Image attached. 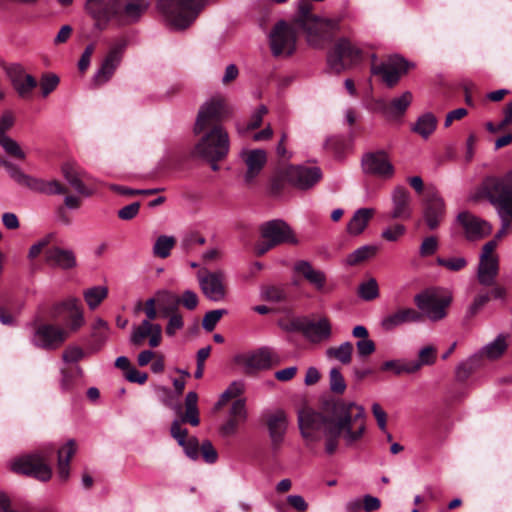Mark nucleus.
<instances>
[{
	"label": "nucleus",
	"mask_w": 512,
	"mask_h": 512,
	"mask_svg": "<svg viewBox=\"0 0 512 512\" xmlns=\"http://www.w3.org/2000/svg\"><path fill=\"white\" fill-rule=\"evenodd\" d=\"M301 435L308 442L324 439L325 452L334 454L343 439L347 446L360 441L366 430L363 406L343 399L327 401L322 412L304 408L298 413Z\"/></svg>",
	"instance_id": "1"
},
{
	"label": "nucleus",
	"mask_w": 512,
	"mask_h": 512,
	"mask_svg": "<svg viewBox=\"0 0 512 512\" xmlns=\"http://www.w3.org/2000/svg\"><path fill=\"white\" fill-rule=\"evenodd\" d=\"M229 109L220 97H212L199 108L193 133L199 136L192 156L201 159H224L230 149L228 132L222 121L228 116Z\"/></svg>",
	"instance_id": "2"
},
{
	"label": "nucleus",
	"mask_w": 512,
	"mask_h": 512,
	"mask_svg": "<svg viewBox=\"0 0 512 512\" xmlns=\"http://www.w3.org/2000/svg\"><path fill=\"white\" fill-rule=\"evenodd\" d=\"M149 4V0H87L85 8L103 29L109 20H114L118 26L138 22Z\"/></svg>",
	"instance_id": "3"
},
{
	"label": "nucleus",
	"mask_w": 512,
	"mask_h": 512,
	"mask_svg": "<svg viewBox=\"0 0 512 512\" xmlns=\"http://www.w3.org/2000/svg\"><path fill=\"white\" fill-rule=\"evenodd\" d=\"M312 4L301 0L295 23L306 33L308 43L313 47H322L324 42L339 28V20L321 18L311 13Z\"/></svg>",
	"instance_id": "4"
},
{
	"label": "nucleus",
	"mask_w": 512,
	"mask_h": 512,
	"mask_svg": "<svg viewBox=\"0 0 512 512\" xmlns=\"http://www.w3.org/2000/svg\"><path fill=\"white\" fill-rule=\"evenodd\" d=\"M207 0H157V9L173 30L188 28L205 7Z\"/></svg>",
	"instance_id": "5"
},
{
	"label": "nucleus",
	"mask_w": 512,
	"mask_h": 512,
	"mask_svg": "<svg viewBox=\"0 0 512 512\" xmlns=\"http://www.w3.org/2000/svg\"><path fill=\"white\" fill-rule=\"evenodd\" d=\"M53 448L37 450L32 453L20 455L10 460L9 469L17 474L31 476L39 481L47 482L52 477V468L48 459Z\"/></svg>",
	"instance_id": "6"
},
{
	"label": "nucleus",
	"mask_w": 512,
	"mask_h": 512,
	"mask_svg": "<svg viewBox=\"0 0 512 512\" xmlns=\"http://www.w3.org/2000/svg\"><path fill=\"white\" fill-rule=\"evenodd\" d=\"M484 189L492 202L500 203V214L512 222V171L501 178H489Z\"/></svg>",
	"instance_id": "7"
},
{
	"label": "nucleus",
	"mask_w": 512,
	"mask_h": 512,
	"mask_svg": "<svg viewBox=\"0 0 512 512\" xmlns=\"http://www.w3.org/2000/svg\"><path fill=\"white\" fill-rule=\"evenodd\" d=\"M68 338V330L64 327L45 322L34 327L30 342L37 348L51 351L61 347Z\"/></svg>",
	"instance_id": "8"
},
{
	"label": "nucleus",
	"mask_w": 512,
	"mask_h": 512,
	"mask_svg": "<svg viewBox=\"0 0 512 512\" xmlns=\"http://www.w3.org/2000/svg\"><path fill=\"white\" fill-rule=\"evenodd\" d=\"M414 302L421 311V315L426 316L431 321H439L446 316V309L451 303V297L440 295L438 291L427 289L414 296Z\"/></svg>",
	"instance_id": "9"
},
{
	"label": "nucleus",
	"mask_w": 512,
	"mask_h": 512,
	"mask_svg": "<svg viewBox=\"0 0 512 512\" xmlns=\"http://www.w3.org/2000/svg\"><path fill=\"white\" fill-rule=\"evenodd\" d=\"M269 43L274 56H290L296 49V31L287 22L279 21L270 32Z\"/></svg>",
	"instance_id": "10"
},
{
	"label": "nucleus",
	"mask_w": 512,
	"mask_h": 512,
	"mask_svg": "<svg viewBox=\"0 0 512 512\" xmlns=\"http://www.w3.org/2000/svg\"><path fill=\"white\" fill-rule=\"evenodd\" d=\"M361 50L349 39L341 38L328 53L327 63L331 70L340 73L360 59Z\"/></svg>",
	"instance_id": "11"
},
{
	"label": "nucleus",
	"mask_w": 512,
	"mask_h": 512,
	"mask_svg": "<svg viewBox=\"0 0 512 512\" xmlns=\"http://www.w3.org/2000/svg\"><path fill=\"white\" fill-rule=\"evenodd\" d=\"M234 361L247 374L258 370L269 369L280 362L278 355L268 347H262L256 351L238 354L235 356Z\"/></svg>",
	"instance_id": "12"
},
{
	"label": "nucleus",
	"mask_w": 512,
	"mask_h": 512,
	"mask_svg": "<svg viewBox=\"0 0 512 512\" xmlns=\"http://www.w3.org/2000/svg\"><path fill=\"white\" fill-rule=\"evenodd\" d=\"M496 247V240H490L482 247L477 270V279L481 285H493L498 275L499 260L497 255L494 254Z\"/></svg>",
	"instance_id": "13"
},
{
	"label": "nucleus",
	"mask_w": 512,
	"mask_h": 512,
	"mask_svg": "<svg viewBox=\"0 0 512 512\" xmlns=\"http://www.w3.org/2000/svg\"><path fill=\"white\" fill-rule=\"evenodd\" d=\"M282 178L300 190L312 188L322 178L321 169L317 166H288L282 171Z\"/></svg>",
	"instance_id": "14"
},
{
	"label": "nucleus",
	"mask_w": 512,
	"mask_h": 512,
	"mask_svg": "<svg viewBox=\"0 0 512 512\" xmlns=\"http://www.w3.org/2000/svg\"><path fill=\"white\" fill-rule=\"evenodd\" d=\"M126 46L127 42L125 39L117 40L110 45L100 67L94 74L96 84H104L112 78L116 69L121 64Z\"/></svg>",
	"instance_id": "15"
},
{
	"label": "nucleus",
	"mask_w": 512,
	"mask_h": 512,
	"mask_svg": "<svg viewBox=\"0 0 512 512\" xmlns=\"http://www.w3.org/2000/svg\"><path fill=\"white\" fill-rule=\"evenodd\" d=\"M456 223L468 241H479L492 232V225L488 221L469 211L460 212L456 217Z\"/></svg>",
	"instance_id": "16"
},
{
	"label": "nucleus",
	"mask_w": 512,
	"mask_h": 512,
	"mask_svg": "<svg viewBox=\"0 0 512 512\" xmlns=\"http://www.w3.org/2000/svg\"><path fill=\"white\" fill-rule=\"evenodd\" d=\"M156 305H158L162 316H168L170 313L178 311L179 296L168 289L156 291L154 297L148 298L145 302L144 312L147 318H157Z\"/></svg>",
	"instance_id": "17"
},
{
	"label": "nucleus",
	"mask_w": 512,
	"mask_h": 512,
	"mask_svg": "<svg viewBox=\"0 0 512 512\" xmlns=\"http://www.w3.org/2000/svg\"><path fill=\"white\" fill-rule=\"evenodd\" d=\"M202 293L213 302L223 301L226 297V276L221 270L198 274Z\"/></svg>",
	"instance_id": "18"
},
{
	"label": "nucleus",
	"mask_w": 512,
	"mask_h": 512,
	"mask_svg": "<svg viewBox=\"0 0 512 512\" xmlns=\"http://www.w3.org/2000/svg\"><path fill=\"white\" fill-rule=\"evenodd\" d=\"M55 315L66 314V327L68 334L77 332L84 324V309L76 297H68L55 305Z\"/></svg>",
	"instance_id": "19"
},
{
	"label": "nucleus",
	"mask_w": 512,
	"mask_h": 512,
	"mask_svg": "<svg viewBox=\"0 0 512 512\" xmlns=\"http://www.w3.org/2000/svg\"><path fill=\"white\" fill-rule=\"evenodd\" d=\"M411 67H413L412 63H409L398 55H394L386 62L373 65L371 71L373 74L381 75L383 81L389 87H392L399 81L401 75L406 73Z\"/></svg>",
	"instance_id": "20"
},
{
	"label": "nucleus",
	"mask_w": 512,
	"mask_h": 512,
	"mask_svg": "<svg viewBox=\"0 0 512 512\" xmlns=\"http://www.w3.org/2000/svg\"><path fill=\"white\" fill-rule=\"evenodd\" d=\"M16 118L12 111L5 110L0 115V146L10 156L18 159L25 160L26 153L21 148L20 144L8 135V132L13 128Z\"/></svg>",
	"instance_id": "21"
},
{
	"label": "nucleus",
	"mask_w": 512,
	"mask_h": 512,
	"mask_svg": "<svg viewBox=\"0 0 512 512\" xmlns=\"http://www.w3.org/2000/svg\"><path fill=\"white\" fill-rule=\"evenodd\" d=\"M362 168L367 174L382 179H390L394 175V166L385 152L369 153L362 158Z\"/></svg>",
	"instance_id": "22"
},
{
	"label": "nucleus",
	"mask_w": 512,
	"mask_h": 512,
	"mask_svg": "<svg viewBox=\"0 0 512 512\" xmlns=\"http://www.w3.org/2000/svg\"><path fill=\"white\" fill-rule=\"evenodd\" d=\"M412 99V93L409 91L393 98L390 102L384 99H377L375 101V110L382 113L389 120H396L404 115Z\"/></svg>",
	"instance_id": "23"
},
{
	"label": "nucleus",
	"mask_w": 512,
	"mask_h": 512,
	"mask_svg": "<svg viewBox=\"0 0 512 512\" xmlns=\"http://www.w3.org/2000/svg\"><path fill=\"white\" fill-rule=\"evenodd\" d=\"M261 235L264 240L271 241L275 246L282 243H297L290 227L281 220H272L263 224Z\"/></svg>",
	"instance_id": "24"
},
{
	"label": "nucleus",
	"mask_w": 512,
	"mask_h": 512,
	"mask_svg": "<svg viewBox=\"0 0 512 512\" xmlns=\"http://www.w3.org/2000/svg\"><path fill=\"white\" fill-rule=\"evenodd\" d=\"M153 320L146 317L139 325L133 327L130 336L132 344L141 345L147 337L151 347H157L161 343L162 328L159 324L152 323Z\"/></svg>",
	"instance_id": "25"
},
{
	"label": "nucleus",
	"mask_w": 512,
	"mask_h": 512,
	"mask_svg": "<svg viewBox=\"0 0 512 512\" xmlns=\"http://www.w3.org/2000/svg\"><path fill=\"white\" fill-rule=\"evenodd\" d=\"M9 76L17 95L25 100L31 99L37 86L36 79L32 75L26 74L19 65L10 68Z\"/></svg>",
	"instance_id": "26"
},
{
	"label": "nucleus",
	"mask_w": 512,
	"mask_h": 512,
	"mask_svg": "<svg viewBox=\"0 0 512 512\" xmlns=\"http://www.w3.org/2000/svg\"><path fill=\"white\" fill-rule=\"evenodd\" d=\"M444 215L445 203L443 198L437 192H432L426 200L423 211V217L428 228L430 230L438 228Z\"/></svg>",
	"instance_id": "27"
},
{
	"label": "nucleus",
	"mask_w": 512,
	"mask_h": 512,
	"mask_svg": "<svg viewBox=\"0 0 512 512\" xmlns=\"http://www.w3.org/2000/svg\"><path fill=\"white\" fill-rule=\"evenodd\" d=\"M391 218L408 220L412 217L413 208L410 193L404 187H396L392 192Z\"/></svg>",
	"instance_id": "28"
},
{
	"label": "nucleus",
	"mask_w": 512,
	"mask_h": 512,
	"mask_svg": "<svg viewBox=\"0 0 512 512\" xmlns=\"http://www.w3.org/2000/svg\"><path fill=\"white\" fill-rule=\"evenodd\" d=\"M422 320L420 312L413 308H402L381 319L380 325L385 331H392L406 323H418Z\"/></svg>",
	"instance_id": "29"
},
{
	"label": "nucleus",
	"mask_w": 512,
	"mask_h": 512,
	"mask_svg": "<svg viewBox=\"0 0 512 512\" xmlns=\"http://www.w3.org/2000/svg\"><path fill=\"white\" fill-rule=\"evenodd\" d=\"M241 157L247 167L244 179L247 183H250L263 169L267 161V154L263 149H252L243 151Z\"/></svg>",
	"instance_id": "30"
},
{
	"label": "nucleus",
	"mask_w": 512,
	"mask_h": 512,
	"mask_svg": "<svg viewBox=\"0 0 512 512\" xmlns=\"http://www.w3.org/2000/svg\"><path fill=\"white\" fill-rule=\"evenodd\" d=\"M508 348V335L499 334L493 341L484 345L477 353L471 356V361H481L483 358L496 360L500 358Z\"/></svg>",
	"instance_id": "31"
},
{
	"label": "nucleus",
	"mask_w": 512,
	"mask_h": 512,
	"mask_svg": "<svg viewBox=\"0 0 512 512\" xmlns=\"http://www.w3.org/2000/svg\"><path fill=\"white\" fill-rule=\"evenodd\" d=\"M46 262L53 267L69 270L77 265L75 253L72 249L51 247L46 250Z\"/></svg>",
	"instance_id": "32"
},
{
	"label": "nucleus",
	"mask_w": 512,
	"mask_h": 512,
	"mask_svg": "<svg viewBox=\"0 0 512 512\" xmlns=\"http://www.w3.org/2000/svg\"><path fill=\"white\" fill-rule=\"evenodd\" d=\"M304 336L312 343H320L331 337V324L327 318L308 321L302 325Z\"/></svg>",
	"instance_id": "33"
},
{
	"label": "nucleus",
	"mask_w": 512,
	"mask_h": 512,
	"mask_svg": "<svg viewBox=\"0 0 512 512\" xmlns=\"http://www.w3.org/2000/svg\"><path fill=\"white\" fill-rule=\"evenodd\" d=\"M294 269L301 274L319 292H325L326 275L323 271L315 269L310 262L300 260L295 263Z\"/></svg>",
	"instance_id": "34"
},
{
	"label": "nucleus",
	"mask_w": 512,
	"mask_h": 512,
	"mask_svg": "<svg viewBox=\"0 0 512 512\" xmlns=\"http://www.w3.org/2000/svg\"><path fill=\"white\" fill-rule=\"evenodd\" d=\"M267 425L273 445L275 447L279 446L288 426L286 413L283 410H276L268 417Z\"/></svg>",
	"instance_id": "35"
},
{
	"label": "nucleus",
	"mask_w": 512,
	"mask_h": 512,
	"mask_svg": "<svg viewBox=\"0 0 512 512\" xmlns=\"http://www.w3.org/2000/svg\"><path fill=\"white\" fill-rule=\"evenodd\" d=\"M76 453V443L73 439L68 440L59 450L57 457V477L60 481L66 482L70 476V461Z\"/></svg>",
	"instance_id": "36"
},
{
	"label": "nucleus",
	"mask_w": 512,
	"mask_h": 512,
	"mask_svg": "<svg viewBox=\"0 0 512 512\" xmlns=\"http://www.w3.org/2000/svg\"><path fill=\"white\" fill-rule=\"evenodd\" d=\"M375 210L373 208H360L356 210L347 224V233L352 236L360 235L372 219Z\"/></svg>",
	"instance_id": "37"
},
{
	"label": "nucleus",
	"mask_w": 512,
	"mask_h": 512,
	"mask_svg": "<svg viewBox=\"0 0 512 512\" xmlns=\"http://www.w3.org/2000/svg\"><path fill=\"white\" fill-rule=\"evenodd\" d=\"M25 188L33 192L48 195H59L65 193L66 191L61 183L57 180L45 181L32 175L29 178Z\"/></svg>",
	"instance_id": "38"
},
{
	"label": "nucleus",
	"mask_w": 512,
	"mask_h": 512,
	"mask_svg": "<svg viewBox=\"0 0 512 512\" xmlns=\"http://www.w3.org/2000/svg\"><path fill=\"white\" fill-rule=\"evenodd\" d=\"M110 336V326L102 318L97 317L91 325V339L97 350L101 349Z\"/></svg>",
	"instance_id": "39"
},
{
	"label": "nucleus",
	"mask_w": 512,
	"mask_h": 512,
	"mask_svg": "<svg viewBox=\"0 0 512 512\" xmlns=\"http://www.w3.org/2000/svg\"><path fill=\"white\" fill-rule=\"evenodd\" d=\"M109 293L108 287L105 285H97L87 288L83 291V298L90 310L97 309L100 304L107 298Z\"/></svg>",
	"instance_id": "40"
},
{
	"label": "nucleus",
	"mask_w": 512,
	"mask_h": 512,
	"mask_svg": "<svg viewBox=\"0 0 512 512\" xmlns=\"http://www.w3.org/2000/svg\"><path fill=\"white\" fill-rule=\"evenodd\" d=\"M353 345L351 342L346 341L337 347H329L325 351L328 360H336L343 365H347L352 360Z\"/></svg>",
	"instance_id": "41"
},
{
	"label": "nucleus",
	"mask_w": 512,
	"mask_h": 512,
	"mask_svg": "<svg viewBox=\"0 0 512 512\" xmlns=\"http://www.w3.org/2000/svg\"><path fill=\"white\" fill-rule=\"evenodd\" d=\"M437 127V118L430 112L418 117L412 127V131L427 139Z\"/></svg>",
	"instance_id": "42"
},
{
	"label": "nucleus",
	"mask_w": 512,
	"mask_h": 512,
	"mask_svg": "<svg viewBox=\"0 0 512 512\" xmlns=\"http://www.w3.org/2000/svg\"><path fill=\"white\" fill-rule=\"evenodd\" d=\"M62 172L67 182L75 189V191L85 197H90L94 194V190L88 188L78 174L74 171L70 164H65L62 167Z\"/></svg>",
	"instance_id": "43"
},
{
	"label": "nucleus",
	"mask_w": 512,
	"mask_h": 512,
	"mask_svg": "<svg viewBox=\"0 0 512 512\" xmlns=\"http://www.w3.org/2000/svg\"><path fill=\"white\" fill-rule=\"evenodd\" d=\"M245 390V384L243 381L237 380L230 383L226 390L220 395L219 400L216 404L217 408L223 407L228 401L236 400L241 398Z\"/></svg>",
	"instance_id": "44"
},
{
	"label": "nucleus",
	"mask_w": 512,
	"mask_h": 512,
	"mask_svg": "<svg viewBox=\"0 0 512 512\" xmlns=\"http://www.w3.org/2000/svg\"><path fill=\"white\" fill-rule=\"evenodd\" d=\"M377 252V247L373 245H363L350 253L346 258V263L354 266L362 261L373 257Z\"/></svg>",
	"instance_id": "45"
},
{
	"label": "nucleus",
	"mask_w": 512,
	"mask_h": 512,
	"mask_svg": "<svg viewBox=\"0 0 512 512\" xmlns=\"http://www.w3.org/2000/svg\"><path fill=\"white\" fill-rule=\"evenodd\" d=\"M260 296L263 300L278 303L285 300L286 290L282 285H264L260 289Z\"/></svg>",
	"instance_id": "46"
},
{
	"label": "nucleus",
	"mask_w": 512,
	"mask_h": 512,
	"mask_svg": "<svg viewBox=\"0 0 512 512\" xmlns=\"http://www.w3.org/2000/svg\"><path fill=\"white\" fill-rule=\"evenodd\" d=\"M436 356L437 349L432 345H428L420 349L417 360L410 362L412 366L416 365L417 371H419L422 366L433 365L436 361Z\"/></svg>",
	"instance_id": "47"
},
{
	"label": "nucleus",
	"mask_w": 512,
	"mask_h": 512,
	"mask_svg": "<svg viewBox=\"0 0 512 512\" xmlns=\"http://www.w3.org/2000/svg\"><path fill=\"white\" fill-rule=\"evenodd\" d=\"M358 296L365 301L376 299L379 296V287L376 279L370 278L362 282L358 287Z\"/></svg>",
	"instance_id": "48"
},
{
	"label": "nucleus",
	"mask_w": 512,
	"mask_h": 512,
	"mask_svg": "<svg viewBox=\"0 0 512 512\" xmlns=\"http://www.w3.org/2000/svg\"><path fill=\"white\" fill-rule=\"evenodd\" d=\"M381 370H392L397 375H400L402 373L411 374L417 372V366H412L410 361L404 362L401 360H389L382 364Z\"/></svg>",
	"instance_id": "49"
},
{
	"label": "nucleus",
	"mask_w": 512,
	"mask_h": 512,
	"mask_svg": "<svg viewBox=\"0 0 512 512\" xmlns=\"http://www.w3.org/2000/svg\"><path fill=\"white\" fill-rule=\"evenodd\" d=\"M174 245V237L162 235L157 238L153 246V253L160 258H166L170 255V251Z\"/></svg>",
	"instance_id": "50"
},
{
	"label": "nucleus",
	"mask_w": 512,
	"mask_h": 512,
	"mask_svg": "<svg viewBox=\"0 0 512 512\" xmlns=\"http://www.w3.org/2000/svg\"><path fill=\"white\" fill-rule=\"evenodd\" d=\"M9 174L10 178L16 182L19 186L24 187L26 186L29 178L31 175L25 173L18 165L8 160L3 167Z\"/></svg>",
	"instance_id": "51"
},
{
	"label": "nucleus",
	"mask_w": 512,
	"mask_h": 512,
	"mask_svg": "<svg viewBox=\"0 0 512 512\" xmlns=\"http://www.w3.org/2000/svg\"><path fill=\"white\" fill-rule=\"evenodd\" d=\"M329 385L332 392L343 394L346 390V382L338 368H332L329 372Z\"/></svg>",
	"instance_id": "52"
},
{
	"label": "nucleus",
	"mask_w": 512,
	"mask_h": 512,
	"mask_svg": "<svg viewBox=\"0 0 512 512\" xmlns=\"http://www.w3.org/2000/svg\"><path fill=\"white\" fill-rule=\"evenodd\" d=\"M248 417V412L246 408V399L238 398L233 401L230 409H229V418L245 422Z\"/></svg>",
	"instance_id": "53"
},
{
	"label": "nucleus",
	"mask_w": 512,
	"mask_h": 512,
	"mask_svg": "<svg viewBox=\"0 0 512 512\" xmlns=\"http://www.w3.org/2000/svg\"><path fill=\"white\" fill-rule=\"evenodd\" d=\"M60 79L56 74H44L40 80V90L42 97L46 98L50 95L59 85Z\"/></svg>",
	"instance_id": "54"
},
{
	"label": "nucleus",
	"mask_w": 512,
	"mask_h": 512,
	"mask_svg": "<svg viewBox=\"0 0 512 512\" xmlns=\"http://www.w3.org/2000/svg\"><path fill=\"white\" fill-rule=\"evenodd\" d=\"M167 317L168 322L165 327V333L169 337H174L184 327L183 317L178 311L170 313Z\"/></svg>",
	"instance_id": "55"
},
{
	"label": "nucleus",
	"mask_w": 512,
	"mask_h": 512,
	"mask_svg": "<svg viewBox=\"0 0 512 512\" xmlns=\"http://www.w3.org/2000/svg\"><path fill=\"white\" fill-rule=\"evenodd\" d=\"M437 264L445 267L446 269L450 271H460L467 265V260L465 257L457 256V257H450V258H442L438 257L436 260Z\"/></svg>",
	"instance_id": "56"
},
{
	"label": "nucleus",
	"mask_w": 512,
	"mask_h": 512,
	"mask_svg": "<svg viewBox=\"0 0 512 512\" xmlns=\"http://www.w3.org/2000/svg\"><path fill=\"white\" fill-rule=\"evenodd\" d=\"M226 313H227V311L225 309H216V310H211V311L207 312L204 315V318L202 321L203 328L206 331L211 332L216 327V325L220 321L221 317L223 315H225Z\"/></svg>",
	"instance_id": "57"
},
{
	"label": "nucleus",
	"mask_w": 512,
	"mask_h": 512,
	"mask_svg": "<svg viewBox=\"0 0 512 512\" xmlns=\"http://www.w3.org/2000/svg\"><path fill=\"white\" fill-rule=\"evenodd\" d=\"M109 188L121 195H152L162 190L160 188L138 190L116 184H111Z\"/></svg>",
	"instance_id": "58"
},
{
	"label": "nucleus",
	"mask_w": 512,
	"mask_h": 512,
	"mask_svg": "<svg viewBox=\"0 0 512 512\" xmlns=\"http://www.w3.org/2000/svg\"><path fill=\"white\" fill-rule=\"evenodd\" d=\"M480 361H471V356L465 361L460 363L456 368L457 378L465 380L474 369L480 366Z\"/></svg>",
	"instance_id": "59"
},
{
	"label": "nucleus",
	"mask_w": 512,
	"mask_h": 512,
	"mask_svg": "<svg viewBox=\"0 0 512 512\" xmlns=\"http://www.w3.org/2000/svg\"><path fill=\"white\" fill-rule=\"evenodd\" d=\"M84 357V351L76 345L68 346L62 355V359L66 363H76Z\"/></svg>",
	"instance_id": "60"
},
{
	"label": "nucleus",
	"mask_w": 512,
	"mask_h": 512,
	"mask_svg": "<svg viewBox=\"0 0 512 512\" xmlns=\"http://www.w3.org/2000/svg\"><path fill=\"white\" fill-rule=\"evenodd\" d=\"M198 303V295L192 290H185L179 297V305L181 304L188 310H194L198 306Z\"/></svg>",
	"instance_id": "61"
},
{
	"label": "nucleus",
	"mask_w": 512,
	"mask_h": 512,
	"mask_svg": "<svg viewBox=\"0 0 512 512\" xmlns=\"http://www.w3.org/2000/svg\"><path fill=\"white\" fill-rule=\"evenodd\" d=\"M356 349L358 356L361 358H365L373 354L376 350V346L373 340L367 338V339H360L356 342Z\"/></svg>",
	"instance_id": "62"
},
{
	"label": "nucleus",
	"mask_w": 512,
	"mask_h": 512,
	"mask_svg": "<svg viewBox=\"0 0 512 512\" xmlns=\"http://www.w3.org/2000/svg\"><path fill=\"white\" fill-rule=\"evenodd\" d=\"M183 447L185 454L192 460H196L199 458L200 454V446L197 438L191 437L187 439L184 445H180Z\"/></svg>",
	"instance_id": "63"
},
{
	"label": "nucleus",
	"mask_w": 512,
	"mask_h": 512,
	"mask_svg": "<svg viewBox=\"0 0 512 512\" xmlns=\"http://www.w3.org/2000/svg\"><path fill=\"white\" fill-rule=\"evenodd\" d=\"M200 453L205 460V462L209 464H213L217 461L218 454L212 443L208 440L202 442L200 446Z\"/></svg>",
	"instance_id": "64"
}]
</instances>
